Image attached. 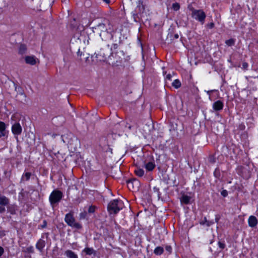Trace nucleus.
Wrapping results in <instances>:
<instances>
[{"label":"nucleus","instance_id":"obj_1","mask_svg":"<svg viewBox=\"0 0 258 258\" xmlns=\"http://www.w3.org/2000/svg\"><path fill=\"white\" fill-rule=\"evenodd\" d=\"M109 23L107 21H104L103 22L99 23L96 26L93 28V31L94 33L98 34L104 40L106 37L108 35Z\"/></svg>","mask_w":258,"mask_h":258},{"label":"nucleus","instance_id":"obj_2","mask_svg":"<svg viewBox=\"0 0 258 258\" xmlns=\"http://www.w3.org/2000/svg\"><path fill=\"white\" fill-rule=\"evenodd\" d=\"M62 141L68 144L71 150H76L80 145L78 139L72 133H69L61 136Z\"/></svg>","mask_w":258,"mask_h":258},{"label":"nucleus","instance_id":"obj_3","mask_svg":"<svg viewBox=\"0 0 258 258\" xmlns=\"http://www.w3.org/2000/svg\"><path fill=\"white\" fill-rule=\"evenodd\" d=\"M123 203L120 200H114L111 201L108 205L107 209L110 214H116L122 209Z\"/></svg>","mask_w":258,"mask_h":258},{"label":"nucleus","instance_id":"obj_4","mask_svg":"<svg viewBox=\"0 0 258 258\" xmlns=\"http://www.w3.org/2000/svg\"><path fill=\"white\" fill-rule=\"evenodd\" d=\"M124 56V53L122 50H117L115 52H112L111 55L109 56V63L112 65H118L120 63L122 57Z\"/></svg>","mask_w":258,"mask_h":258},{"label":"nucleus","instance_id":"obj_5","mask_svg":"<svg viewBox=\"0 0 258 258\" xmlns=\"http://www.w3.org/2000/svg\"><path fill=\"white\" fill-rule=\"evenodd\" d=\"M189 9L191 12V17L202 24H204L206 17L205 12L202 10H196L193 8H190Z\"/></svg>","mask_w":258,"mask_h":258},{"label":"nucleus","instance_id":"obj_6","mask_svg":"<svg viewBox=\"0 0 258 258\" xmlns=\"http://www.w3.org/2000/svg\"><path fill=\"white\" fill-rule=\"evenodd\" d=\"M64 221L71 227L78 229L82 228L81 225L76 222L75 218L71 213H68L66 215Z\"/></svg>","mask_w":258,"mask_h":258},{"label":"nucleus","instance_id":"obj_7","mask_svg":"<svg viewBox=\"0 0 258 258\" xmlns=\"http://www.w3.org/2000/svg\"><path fill=\"white\" fill-rule=\"evenodd\" d=\"M62 197V194L59 190L53 191L50 195L49 201L51 204H54L60 201Z\"/></svg>","mask_w":258,"mask_h":258},{"label":"nucleus","instance_id":"obj_8","mask_svg":"<svg viewBox=\"0 0 258 258\" xmlns=\"http://www.w3.org/2000/svg\"><path fill=\"white\" fill-rule=\"evenodd\" d=\"M140 182L138 180L134 179L127 181V186L130 190L137 189L139 186Z\"/></svg>","mask_w":258,"mask_h":258},{"label":"nucleus","instance_id":"obj_9","mask_svg":"<svg viewBox=\"0 0 258 258\" xmlns=\"http://www.w3.org/2000/svg\"><path fill=\"white\" fill-rule=\"evenodd\" d=\"M12 131L15 135H20L22 131V128L19 123H16L12 127Z\"/></svg>","mask_w":258,"mask_h":258},{"label":"nucleus","instance_id":"obj_10","mask_svg":"<svg viewBox=\"0 0 258 258\" xmlns=\"http://www.w3.org/2000/svg\"><path fill=\"white\" fill-rule=\"evenodd\" d=\"M25 60L26 63L30 65H35L37 62H39L38 59L34 56H26L25 57Z\"/></svg>","mask_w":258,"mask_h":258},{"label":"nucleus","instance_id":"obj_11","mask_svg":"<svg viewBox=\"0 0 258 258\" xmlns=\"http://www.w3.org/2000/svg\"><path fill=\"white\" fill-rule=\"evenodd\" d=\"M248 225L250 227H255L258 223L256 218L254 216H250L248 219Z\"/></svg>","mask_w":258,"mask_h":258},{"label":"nucleus","instance_id":"obj_12","mask_svg":"<svg viewBox=\"0 0 258 258\" xmlns=\"http://www.w3.org/2000/svg\"><path fill=\"white\" fill-rule=\"evenodd\" d=\"M12 86L15 88V91H16L20 95L23 96L25 98L26 97L25 94L24 93L22 88L16 85L14 82H11L10 86Z\"/></svg>","mask_w":258,"mask_h":258},{"label":"nucleus","instance_id":"obj_13","mask_svg":"<svg viewBox=\"0 0 258 258\" xmlns=\"http://www.w3.org/2000/svg\"><path fill=\"white\" fill-rule=\"evenodd\" d=\"M6 124L4 122L0 121V138L6 135Z\"/></svg>","mask_w":258,"mask_h":258},{"label":"nucleus","instance_id":"obj_14","mask_svg":"<svg viewBox=\"0 0 258 258\" xmlns=\"http://www.w3.org/2000/svg\"><path fill=\"white\" fill-rule=\"evenodd\" d=\"M213 106L214 110H220L223 108V104L221 101L218 100L214 103Z\"/></svg>","mask_w":258,"mask_h":258},{"label":"nucleus","instance_id":"obj_15","mask_svg":"<svg viewBox=\"0 0 258 258\" xmlns=\"http://www.w3.org/2000/svg\"><path fill=\"white\" fill-rule=\"evenodd\" d=\"M9 204V199L6 197L0 194V205L7 206Z\"/></svg>","mask_w":258,"mask_h":258},{"label":"nucleus","instance_id":"obj_16","mask_svg":"<svg viewBox=\"0 0 258 258\" xmlns=\"http://www.w3.org/2000/svg\"><path fill=\"white\" fill-rule=\"evenodd\" d=\"M45 245V242L43 240L40 239L36 244V248L41 251Z\"/></svg>","mask_w":258,"mask_h":258},{"label":"nucleus","instance_id":"obj_17","mask_svg":"<svg viewBox=\"0 0 258 258\" xmlns=\"http://www.w3.org/2000/svg\"><path fill=\"white\" fill-rule=\"evenodd\" d=\"M145 166L147 170L150 171L154 169L155 165L153 162H149L145 164Z\"/></svg>","mask_w":258,"mask_h":258},{"label":"nucleus","instance_id":"obj_18","mask_svg":"<svg viewBox=\"0 0 258 258\" xmlns=\"http://www.w3.org/2000/svg\"><path fill=\"white\" fill-rule=\"evenodd\" d=\"M65 254L68 258H78V256L71 250L66 251Z\"/></svg>","mask_w":258,"mask_h":258},{"label":"nucleus","instance_id":"obj_19","mask_svg":"<svg viewBox=\"0 0 258 258\" xmlns=\"http://www.w3.org/2000/svg\"><path fill=\"white\" fill-rule=\"evenodd\" d=\"M190 200V197L186 195H183L180 199V201L182 203L187 204L189 203Z\"/></svg>","mask_w":258,"mask_h":258},{"label":"nucleus","instance_id":"obj_20","mask_svg":"<svg viewBox=\"0 0 258 258\" xmlns=\"http://www.w3.org/2000/svg\"><path fill=\"white\" fill-rule=\"evenodd\" d=\"M200 223L201 225H205V224H206L207 226L209 227V226H211L212 224H213L214 223V222H212V221H208L207 220V218L206 217H205L204 218L203 220H202V221H200Z\"/></svg>","mask_w":258,"mask_h":258},{"label":"nucleus","instance_id":"obj_21","mask_svg":"<svg viewBox=\"0 0 258 258\" xmlns=\"http://www.w3.org/2000/svg\"><path fill=\"white\" fill-rule=\"evenodd\" d=\"M163 248L161 246H158L154 249V253L157 255H160L163 252Z\"/></svg>","mask_w":258,"mask_h":258},{"label":"nucleus","instance_id":"obj_22","mask_svg":"<svg viewBox=\"0 0 258 258\" xmlns=\"http://www.w3.org/2000/svg\"><path fill=\"white\" fill-rule=\"evenodd\" d=\"M135 173L137 176L139 177H142L143 176L144 174V171L142 169L137 168L135 169Z\"/></svg>","mask_w":258,"mask_h":258},{"label":"nucleus","instance_id":"obj_23","mask_svg":"<svg viewBox=\"0 0 258 258\" xmlns=\"http://www.w3.org/2000/svg\"><path fill=\"white\" fill-rule=\"evenodd\" d=\"M172 86L177 89L179 88L181 86V83L179 80L176 79L172 82Z\"/></svg>","mask_w":258,"mask_h":258},{"label":"nucleus","instance_id":"obj_24","mask_svg":"<svg viewBox=\"0 0 258 258\" xmlns=\"http://www.w3.org/2000/svg\"><path fill=\"white\" fill-rule=\"evenodd\" d=\"M102 150L105 152H109L111 154L112 153V150L110 148L109 145H108L103 146Z\"/></svg>","mask_w":258,"mask_h":258},{"label":"nucleus","instance_id":"obj_25","mask_svg":"<svg viewBox=\"0 0 258 258\" xmlns=\"http://www.w3.org/2000/svg\"><path fill=\"white\" fill-rule=\"evenodd\" d=\"M31 175V173L26 172L23 175L22 179H25L26 180H28L30 179Z\"/></svg>","mask_w":258,"mask_h":258},{"label":"nucleus","instance_id":"obj_26","mask_svg":"<svg viewBox=\"0 0 258 258\" xmlns=\"http://www.w3.org/2000/svg\"><path fill=\"white\" fill-rule=\"evenodd\" d=\"M172 7L174 11H176L179 9L180 5L178 3H175L172 4Z\"/></svg>","mask_w":258,"mask_h":258},{"label":"nucleus","instance_id":"obj_27","mask_svg":"<svg viewBox=\"0 0 258 258\" xmlns=\"http://www.w3.org/2000/svg\"><path fill=\"white\" fill-rule=\"evenodd\" d=\"M93 249L91 248H86L84 249V251L86 252L87 254H91L93 252Z\"/></svg>","mask_w":258,"mask_h":258},{"label":"nucleus","instance_id":"obj_28","mask_svg":"<svg viewBox=\"0 0 258 258\" xmlns=\"http://www.w3.org/2000/svg\"><path fill=\"white\" fill-rule=\"evenodd\" d=\"M226 44L228 46H232L234 44V41L232 39L227 40L225 42Z\"/></svg>","mask_w":258,"mask_h":258},{"label":"nucleus","instance_id":"obj_29","mask_svg":"<svg viewBox=\"0 0 258 258\" xmlns=\"http://www.w3.org/2000/svg\"><path fill=\"white\" fill-rule=\"evenodd\" d=\"M96 209V207L94 206H91L89 207L88 209V212L90 213H93L95 212Z\"/></svg>","mask_w":258,"mask_h":258},{"label":"nucleus","instance_id":"obj_30","mask_svg":"<svg viewBox=\"0 0 258 258\" xmlns=\"http://www.w3.org/2000/svg\"><path fill=\"white\" fill-rule=\"evenodd\" d=\"M221 194L222 196H223L224 197H226L228 195V192L226 190H223L221 192Z\"/></svg>","mask_w":258,"mask_h":258},{"label":"nucleus","instance_id":"obj_31","mask_svg":"<svg viewBox=\"0 0 258 258\" xmlns=\"http://www.w3.org/2000/svg\"><path fill=\"white\" fill-rule=\"evenodd\" d=\"M26 251L30 253L33 252V247L31 246L27 247L26 249Z\"/></svg>","mask_w":258,"mask_h":258},{"label":"nucleus","instance_id":"obj_32","mask_svg":"<svg viewBox=\"0 0 258 258\" xmlns=\"http://www.w3.org/2000/svg\"><path fill=\"white\" fill-rule=\"evenodd\" d=\"M218 245L220 248H221V249H223L225 247V244L220 241L218 242Z\"/></svg>","mask_w":258,"mask_h":258},{"label":"nucleus","instance_id":"obj_33","mask_svg":"<svg viewBox=\"0 0 258 258\" xmlns=\"http://www.w3.org/2000/svg\"><path fill=\"white\" fill-rule=\"evenodd\" d=\"M153 190L155 192H157L158 196L159 195V188H158L157 187H154Z\"/></svg>","mask_w":258,"mask_h":258},{"label":"nucleus","instance_id":"obj_34","mask_svg":"<svg viewBox=\"0 0 258 258\" xmlns=\"http://www.w3.org/2000/svg\"><path fill=\"white\" fill-rule=\"evenodd\" d=\"M248 67V64L246 62H243L242 63V68L244 69H246Z\"/></svg>","mask_w":258,"mask_h":258},{"label":"nucleus","instance_id":"obj_35","mask_svg":"<svg viewBox=\"0 0 258 258\" xmlns=\"http://www.w3.org/2000/svg\"><path fill=\"white\" fill-rule=\"evenodd\" d=\"M4 253V248L2 246H0V256H1Z\"/></svg>","mask_w":258,"mask_h":258},{"label":"nucleus","instance_id":"obj_36","mask_svg":"<svg viewBox=\"0 0 258 258\" xmlns=\"http://www.w3.org/2000/svg\"><path fill=\"white\" fill-rule=\"evenodd\" d=\"M207 26L209 28L212 29L214 27V24L213 23H210V24H208Z\"/></svg>","mask_w":258,"mask_h":258},{"label":"nucleus","instance_id":"obj_37","mask_svg":"<svg viewBox=\"0 0 258 258\" xmlns=\"http://www.w3.org/2000/svg\"><path fill=\"white\" fill-rule=\"evenodd\" d=\"M166 249L169 252H170L171 251L172 248H171V247L170 246H166Z\"/></svg>","mask_w":258,"mask_h":258},{"label":"nucleus","instance_id":"obj_38","mask_svg":"<svg viewBox=\"0 0 258 258\" xmlns=\"http://www.w3.org/2000/svg\"><path fill=\"white\" fill-rule=\"evenodd\" d=\"M172 78V75L171 74H168L166 77V79L168 80H171Z\"/></svg>","mask_w":258,"mask_h":258},{"label":"nucleus","instance_id":"obj_39","mask_svg":"<svg viewBox=\"0 0 258 258\" xmlns=\"http://www.w3.org/2000/svg\"><path fill=\"white\" fill-rule=\"evenodd\" d=\"M5 211V208L3 207H0V213H4Z\"/></svg>","mask_w":258,"mask_h":258},{"label":"nucleus","instance_id":"obj_40","mask_svg":"<svg viewBox=\"0 0 258 258\" xmlns=\"http://www.w3.org/2000/svg\"><path fill=\"white\" fill-rule=\"evenodd\" d=\"M78 55H79L80 56H81L82 55L83 56H85V54L83 53V52L82 51H80V50H79V51H78Z\"/></svg>","mask_w":258,"mask_h":258},{"label":"nucleus","instance_id":"obj_41","mask_svg":"<svg viewBox=\"0 0 258 258\" xmlns=\"http://www.w3.org/2000/svg\"><path fill=\"white\" fill-rule=\"evenodd\" d=\"M85 55V57H84V59H85V61L87 62L89 59V54H86Z\"/></svg>","mask_w":258,"mask_h":258},{"label":"nucleus","instance_id":"obj_42","mask_svg":"<svg viewBox=\"0 0 258 258\" xmlns=\"http://www.w3.org/2000/svg\"><path fill=\"white\" fill-rule=\"evenodd\" d=\"M215 91V90H209V91H207V94H208L209 96H210L211 93L212 92H214V91Z\"/></svg>","mask_w":258,"mask_h":258},{"label":"nucleus","instance_id":"obj_43","mask_svg":"<svg viewBox=\"0 0 258 258\" xmlns=\"http://www.w3.org/2000/svg\"><path fill=\"white\" fill-rule=\"evenodd\" d=\"M178 37H179V36H178V34H175L174 35V38L177 39V38H178Z\"/></svg>","mask_w":258,"mask_h":258},{"label":"nucleus","instance_id":"obj_44","mask_svg":"<svg viewBox=\"0 0 258 258\" xmlns=\"http://www.w3.org/2000/svg\"><path fill=\"white\" fill-rule=\"evenodd\" d=\"M219 220V217H218L217 216L216 217L215 221L216 222H218Z\"/></svg>","mask_w":258,"mask_h":258},{"label":"nucleus","instance_id":"obj_45","mask_svg":"<svg viewBox=\"0 0 258 258\" xmlns=\"http://www.w3.org/2000/svg\"><path fill=\"white\" fill-rule=\"evenodd\" d=\"M104 2H105L107 4H109L110 1L109 0H103Z\"/></svg>","mask_w":258,"mask_h":258},{"label":"nucleus","instance_id":"obj_46","mask_svg":"<svg viewBox=\"0 0 258 258\" xmlns=\"http://www.w3.org/2000/svg\"><path fill=\"white\" fill-rule=\"evenodd\" d=\"M139 5H140V4H141L140 2L139 3ZM138 7H139V10H141V6H140V5H139V6H138Z\"/></svg>","mask_w":258,"mask_h":258},{"label":"nucleus","instance_id":"obj_47","mask_svg":"<svg viewBox=\"0 0 258 258\" xmlns=\"http://www.w3.org/2000/svg\"><path fill=\"white\" fill-rule=\"evenodd\" d=\"M117 46V45L116 44H114V47L115 48Z\"/></svg>","mask_w":258,"mask_h":258},{"label":"nucleus","instance_id":"obj_48","mask_svg":"<svg viewBox=\"0 0 258 258\" xmlns=\"http://www.w3.org/2000/svg\"><path fill=\"white\" fill-rule=\"evenodd\" d=\"M141 7H142V9H143H143H144V8H143V6H141Z\"/></svg>","mask_w":258,"mask_h":258}]
</instances>
